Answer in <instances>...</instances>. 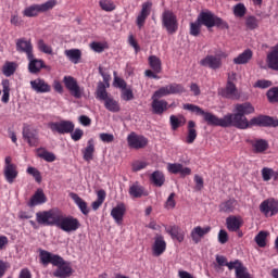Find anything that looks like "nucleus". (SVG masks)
Here are the masks:
<instances>
[{"label": "nucleus", "instance_id": "5fc2aeb1", "mask_svg": "<svg viewBox=\"0 0 278 278\" xmlns=\"http://www.w3.org/2000/svg\"><path fill=\"white\" fill-rule=\"evenodd\" d=\"M233 14L238 18H242L247 14V7L243 3H238L233 7Z\"/></svg>", "mask_w": 278, "mask_h": 278}, {"label": "nucleus", "instance_id": "49530a36", "mask_svg": "<svg viewBox=\"0 0 278 278\" xmlns=\"http://www.w3.org/2000/svg\"><path fill=\"white\" fill-rule=\"evenodd\" d=\"M2 73L5 77H12V75H14V73H16V66H15L14 62H7L2 66Z\"/></svg>", "mask_w": 278, "mask_h": 278}, {"label": "nucleus", "instance_id": "8fccbe9b", "mask_svg": "<svg viewBox=\"0 0 278 278\" xmlns=\"http://www.w3.org/2000/svg\"><path fill=\"white\" fill-rule=\"evenodd\" d=\"M266 238H268V232L260 231L255 236V242H256L257 247H260L261 249H264V247H266Z\"/></svg>", "mask_w": 278, "mask_h": 278}, {"label": "nucleus", "instance_id": "58836bf2", "mask_svg": "<svg viewBox=\"0 0 278 278\" xmlns=\"http://www.w3.org/2000/svg\"><path fill=\"white\" fill-rule=\"evenodd\" d=\"M236 205H238L236 199L226 200L219 204V212L231 214L236 210Z\"/></svg>", "mask_w": 278, "mask_h": 278}, {"label": "nucleus", "instance_id": "864d4df0", "mask_svg": "<svg viewBox=\"0 0 278 278\" xmlns=\"http://www.w3.org/2000/svg\"><path fill=\"white\" fill-rule=\"evenodd\" d=\"M266 97L269 103H278V87L270 88L267 91Z\"/></svg>", "mask_w": 278, "mask_h": 278}, {"label": "nucleus", "instance_id": "20e7f679", "mask_svg": "<svg viewBox=\"0 0 278 278\" xmlns=\"http://www.w3.org/2000/svg\"><path fill=\"white\" fill-rule=\"evenodd\" d=\"M186 92V87L181 84L172 83L164 87H161L156 90L152 96V114H157L162 116V114L168 111V102L166 100H160L162 97H170V94H184Z\"/></svg>", "mask_w": 278, "mask_h": 278}, {"label": "nucleus", "instance_id": "13d9d810", "mask_svg": "<svg viewBox=\"0 0 278 278\" xmlns=\"http://www.w3.org/2000/svg\"><path fill=\"white\" fill-rule=\"evenodd\" d=\"M71 134V138L72 140H74V142H79V140H81V138H84V130L81 128H76L75 130H73Z\"/></svg>", "mask_w": 278, "mask_h": 278}, {"label": "nucleus", "instance_id": "f704fd0d", "mask_svg": "<svg viewBox=\"0 0 278 278\" xmlns=\"http://www.w3.org/2000/svg\"><path fill=\"white\" fill-rule=\"evenodd\" d=\"M47 201V195L42 189H37L34 195L30 198L28 205L29 207H36V205H42Z\"/></svg>", "mask_w": 278, "mask_h": 278}, {"label": "nucleus", "instance_id": "f8f14e48", "mask_svg": "<svg viewBox=\"0 0 278 278\" xmlns=\"http://www.w3.org/2000/svg\"><path fill=\"white\" fill-rule=\"evenodd\" d=\"M260 212L264 214L268 218V216H276L278 213V200H275L274 198H269L267 200H264L260 204Z\"/></svg>", "mask_w": 278, "mask_h": 278}, {"label": "nucleus", "instance_id": "a211bd4d", "mask_svg": "<svg viewBox=\"0 0 278 278\" xmlns=\"http://www.w3.org/2000/svg\"><path fill=\"white\" fill-rule=\"evenodd\" d=\"M166 252V240H164V236L156 235L154 237V243L152 244V255L154 257H160L161 255H164Z\"/></svg>", "mask_w": 278, "mask_h": 278}, {"label": "nucleus", "instance_id": "6ab92c4d", "mask_svg": "<svg viewBox=\"0 0 278 278\" xmlns=\"http://www.w3.org/2000/svg\"><path fill=\"white\" fill-rule=\"evenodd\" d=\"M167 170L172 175H180V177L192 175V169L190 167H184V164L181 163H168Z\"/></svg>", "mask_w": 278, "mask_h": 278}, {"label": "nucleus", "instance_id": "de8ad7c7", "mask_svg": "<svg viewBox=\"0 0 278 278\" xmlns=\"http://www.w3.org/2000/svg\"><path fill=\"white\" fill-rule=\"evenodd\" d=\"M99 5L104 12H114L116 10V4L112 0H100Z\"/></svg>", "mask_w": 278, "mask_h": 278}, {"label": "nucleus", "instance_id": "2f4dec72", "mask_svg": "<svg viewBox=\"0 0 278 278\" xmlns=\"http://www.w3.org/2000/svg\"><path fill=\"white\" fill-rule=\"evenodd\" d=\"M235 270V278H253L251 273H249V269L244 264H242V261L237 260V264L233 267Z\"/></svg>", "mask_w": 278, "mask_h": 278}, {"label": "nucleus", "instance_id": "c756f323", "mask_svg": "<svg viewBox=\"0 0 278 278\" xmlns=\"http://www.w3.org/2000/svg\"><path fill=\"white\" fill-rule=\"evenodd\" d=\"M94 139L91 138L87 141V147L81 150L83 160H85V162H92V160H94Z\"/></svg>", "mask_w": 278, "mask_h": 278}, {"label": "nucleus", "instance_id": "7ed1b4c3", "mask_svg": "<svg viewBox=\"0 0 278 278\" xmlns=\"http://www.w3.org/2000/svg\"><path fill=\"white\" fill-rule=\"evenodd\" d=\"M206 27L212 29V27H217L218 29H229V24L214 14L212 11H202L198 15L195 22H191L189 25V34L194 38L201 36V27Z\"/></svg>", "mask_w": 278, "mask_h": 278}, {"label": "nucleus", "instance_id": "4c0bfd02", "mask_svg": "<svg viewBox=\"0 0 278 278\" xmlns=\"http://www.w3.org/2000/svg\"><path fill=\"white\" fill-rule=\"evenodd\" d=\"M251 60H253V51L251 49H247L233 59V64H249Z\"/></svg>", "mask_w": 278, "mask_h": 278}, {"label": "nucleus", "instance_id": "ea45409f", "mask_svg": "<svg viewBox=\"0 0 278 278\" xmlns=\"http://www.w3.org/2000/svg\"><path fill=\"white\" fill-rule=\"evenodd\" d=\"M64 54L70 62H73V64H79V61L81 60V50L79 49L65 50Z\"/></svg>", "mask_w": 278, "mask_h": 278}, {"label": "nucleus", "instance_id": "f03ea898", "mask_svg": "<svg viewBox=\"0 0 278 278\" xmlns=\"http://www.w3.org/2000/svg\"><path fill=\"white\" fill-rule=\"evenodd\" d=\"M36 220L38 225H43V227H58L66 233L77 231V229L81 227L79 219L71 215H65L60 208L37 212Z\"/></svg>", "mask_w": 278, "mask_h": 278}, {"label": "nucleus", "instance_id": "a878e982", "mask_svg": "<svg viewBox=\"0 0 278 278\" xmlns=\"http://www.w3.org/2000/svg\"><path fill=\"white\" fill-rule=\"evenodd\" d=\"M220 94L222 97H225V99H238L240 97L238 94L236 84H233L231 80H228L226 88L222 89Z\"/></svg>", "mask_w": 278, "mask_h": 278}, {"label": "nucleus", "instance_id": "6e6d98bb", "mask_svg": "<svg viewBox=\"0 0 278 278\" xmlns=\"http://www.w3.org/2000/svg\"><path fill=\"white\" fill-rule=\"evenodd\" d=\"M245 26L248 27V29H257V26H258L257 17L255 16L247 17Z\"/></svg>", "mask_w": 278, "mask_h": 278}, {"label": "nucleus", "instance_id": "0eeeda50", "mask_svg": "<svg viewBox=\"0 0 278 278\" xmlns=\"http://www.w3.org/2000/svg\"><path fill=\"white\" fill-rule=\"evenodd\" d=\"M184 110H188L198 116H203L205 123L211 127H218V116L214 115L213 113L203 111V109H201L199 105L187 103L184 104Z\"/></svg>", "mask_w": 278, "mask_h": 278}, {"label": "nucleus", "instance_id": "680f3d73", "mask_svg": "<svg viewBox=\"0 0 278 278\" xmlns=\"http://www.w3.org/2000/svg\"><path fill=\"white\" fill-rule=\"evenodd\" d=\"M270 86H273V81L266 79H260L254 84V88H261L262 90L270 88Z\"/></svg>", "mask_w": 278, "mask_h": 278}, {"label": "nucleus", "instance_id": "f257e3e1", "mask_svg": "<svg viewBox=\"0 0 278 278\" xmlns=\"http://www.w3.org/2000/svg\"><path fill=\"white\" fill-rule=\"evenodd\" d=\"M255 108L251 102L237 103L235 113H228L218 117V127H236L237 129H249L251 127H278V119L268 115H258L249 121L247 116L254 114Z\"/></svg>", "mask_w": 278, "mask_h": 278}, {"label": "nucleus", "instance_id": "cd10ccee", "mask_svg": "<svg viewBox=\"0 0 278 278\" xmlns=\"http://www.w3.org/2000/svg\"><path fill=\"white\" fill-rule=\"evenodd\" d=\"M23 138L29 144V147H36L38 144V132L29 127L23 128Z\"/></svg>", "mask_w": 278, "mask_h": 278}, {"label": "nucleus", "instance_id": "412c9836", "mask_svg": "<svg viewBox=\"0 0 278 278\" xmlns=\"http://www.w3.org/2000/svg\"><path fill=\"white\" fill-rule=\"evenodd\" d=\"M27 60H28V72L31 75H38V73H40L42 68H47V64H45V61L34 58V54L31 55V58H27Z\"/></svg>", "mask_w": 278, "mask_h": 278}, {"label": "nucleus", "instance_id": "4468645a", "mask_svg": "<svg viewBox=\"0 0 278 278\" xmlns=\"http://www.w3.org/2000/svg\"><path fill=\"white\" fill-rule=\"evenodd\" d=\"M151 10H153V2L152 1H147L143 2L141 5V11L137 16L136 20V25L139 29L144 27V24L147 23V18L151 16Z\"/></svg>", "mask_w": 278, "mask_h": 278}, {"label": "nucleus", "instance_id": "393cba45", "mask_svg": "<svg viewBox=\"0 0 278 278\" xmlns=\"http://www.w3.org/2000/svg\"><path fill=\"white\" fill-rule=\"evenodd\" d=\"M31 89L37 93L51 92V85H48L47 81L42 78H37L30 81Z\"/></svg>", "mask_w": 278, "mask_h": 278}, {"label": "nucleus", "instance_id": "e2e57ef3", "mask_svg": "<svg viewBox=\"0 0 278 278\" xmlns=\"http://www.w3.org/2000/svg\"><path fill=\"white\" fill-rule=\"evenodd\" d=\"M147 166H149V163L144 161H136L135 163H132V170L135 173H138L139 170H144Z\"/></svg>", "mask_w": 278, "mask_h": 278}, {"label": "nucleus", "instance_id": "bb28decb", "mask_svg": "<svg viewBox=\"0 0 278 278\" xmlns=\"http://www.w3.org/2000/svg\"><path fill=\"white\" fill-rule=\"evenodd\" d=\"M71 199L74 201V203L77 205V207L80 210L81 214L84 216H88L90 214V208L88 207V203L79 197V194L72 192L70 193Z\"/></svg>", "mask_w": 278, "mask_h": 278}, {"label": "nucleus", "instance_id": "ddd939ff", "mask_svg": "<svg viewBox=\"0 0 278 278\" xmlns=\"http://www.w3.org/2000/svg\"><path fill=\"white\" fill-rule=\"evenodd\" d=\"M54 266H56V269L52 273L53 277L68 278L73 275V267L71 266V263L64 261L63 257H61L59 264H54Z\"/></svg>", "mask_w": 278, "mask_h": 278}, {"label": "nucleus", "instance_id": "1a4fd4ad", "mask_svg": "<svg viewBox=\"0 0 278 278\" xmlns=\"http://www.w3.org/2000/svg\"><path fill=\"white\" fill-rule=\"evenodd\" d=\"M162 25L170 36H173V34H177V29H179L177 15H175L170 10H165L162 13Z\"/></svg>", "mask_w": 278, "mask_h": 278}, {"label": "nucleus", "instance_id": "603ef678", "mask_svg": "<svg viewBox=\"0 0 278 278\" xmlns=\"http://www.w3.org/2000/svg\"><path fill=\"white\" fill-rule=\"evenodd\" d=\"M26 173L28 175H31V177H34V179H35V181H37V184L42 182V174H40V170H38L36 167H28L26 169Z\"/></svg>", "mask_w": 278, "mask_h": 278}, {"label": "nucleus", "instance_id": "a19ab883", "mask_svg": "<svg viewBox=\"0 0 278 278\" xmlns=\"http://www.w3.org/2000/svg\"><path fill=\"white\" fill-rule=\"evenodd\" d=\"M150 181H152V184L156 186V188H162V186H164V181H166V178L164 177V173L155 170L150 176Z\"/></svg>", "mask_w": 278, "mask_h": 278}, {"label": "nucleus", "instance_id": "473e14b6", "mask_svg": "<svg viewBox=\"0 0 278 278\" xmlns=\"http://www.w3.org/2000/svg\"><path fill=\"white\" fill-rule=\"evenodd\" d=\"M267 66L271 71H278V48L275 46L273 50L267 54Z\"/></svg>", "mask_w": 278, "mask_h": 278}, {"label": "nucleus", "instance_id": "37998d69", "mask_svg": "<svg viewBox=\"0 0 278 278\" xmlns=\"http://www.w3.org/2000/svg\"><path fill=\"white\" fill-rule=\"evenodd\" d=\"M150 68L154 71L155 73H162V60L155 55H151L148 59Z\"/></svg>", "mask_w": 278, "mask_h": 278}, {"label": "nucleus", "instance_id": "3c124183", "mask_svg": "<svg viewBox=\"0 0 278 278\" xmlns=\"http://www.w3.org/2000/svg\"><path fill=\"white\" fill-rule=\"evenodd\" d=\"M262 177L264 181H270L271 177L277 179V172H274L273 168L264 167L262 169Z\"/></svg>", "mask_w": 278, "mask_h": 278}, {"label": "nucleus", "instance_id": "72a5a7b5", "mask_svg": "<svg viewBox=\"0 0 278 278\" xmlns=\"http://www.w3.org/2000/svg\"><path fill=\"white\" fill-rule=\"evenodd\" d=\"M197 123L194 121H189L187 126V137L185 142L187 144L194 143V140H197Z\"/></svg>", "mask_w": 278, "mask_h": 278}, {"label": "nucleus", "instance_id": "4d7b16f0", "mask_svg": "<svg viewBox=\"0 0 278 278\" xmlns=\"http://www.w3.org/2000/svg\"><path fill=\"white\" fill-rule=\"evenodd\" d=\"M175 192L170 193L165 202L166 210H175V206L177 205V202L175 201Z\"/></svg>", "mask_w": 278, "mask_h": 278}, {"label": "nucleus", "instance_id": "774afa93", "mask_svg": "<svg viewBox=\"0 0 278 278\" xmlns=\"http://www.w3.org/2000/svg\"><path fill=\"white\" fill-rule=\"evenodd\" d=\"M99 138L102 142H106V143H110L114 140V135L112 134H108V132H101L99 135Z\"/></svg>", "mask_w": 278, "mask_h": 278}, {"label": "nucleus", "instance_id": "2eb2a0df", "mask_svg": "<svg viewBox=\"0 0 278 278\" xmlns=\"http://www.w3.org/2000/svg\"><path fill=\"white\" fill-rule=\"evenodd\" d=\"M128 147L130 149H144L149 144V139L142 135H137L136 132H130L127 137Z\"/></svg>", "mask_w": 278, "mask_h": 278}, {"label": "nucleus", "instance_id": "e433bc0d", "mask_svg": "<svg viewBox=\"0 0 278 278\" xmlns=\"http://www.w3.org/2000/svg\"><path fill=\"white\" fill-rule=\"evenodd\" d=\"M217 266L215 268L218 270L223 268V266H227L228 270H233L236 265L238 264V260L227 262V258L224 255H216Z\"/></svg>", "mask_w": 278, "mask_h": 278}, {"label": "nucleus", "instance_id": "dca6fc26", "mask_svg": "<svg viewBox=\"0 0 278 278\" xmlns=\"http://www.w3.org/2000/svg\"><path fill=\"white\" fill-rule=\"evenodd\" d=\"M39 260L43 266H49V264H52V266H54V264H59L60 260H62V256L53 254L47 250L40 249Z\"/></svg>", "mask_w": 278, "mask_h": 278}, {"label": "nucleus", "instance_id": "39448f33", "mask_svg": "<svg viewBox=\"0 0 278 278\" xmlns=\"http://www.w3.org/2000/svg\"><path fill=\"white\" fill-rule=\"evenodd\" d=\"M96 99L104 103V108L108 110V112H112L113 114H118V112H121V102H118V100L114 99V97L108 92L105 84L101 81L98 84L96 90Z\"/></svg>", "mask_w": 278, "mask_h": 278}, {"label": "nucleus", "instance_id": "c85d7f7f", "mask_svg": "<svg viewBox=\"0 0 278 278\" xmlns=\"http://www.w3.org/2000/svg\"><path fill=\"white\" fill-rule=\"evenodd\" d=\"M165 231L166 233H168V236H170L172 240H176L177 242H184V230H181L179 226L174 225L165 227Z\"/></svg>", "mask_w": 278, "mask_h": 278}, {"label": "nucleus", "instance_id": "c03bdc74", "mask_svg": "<svg viewBox=\"0 0 278 278\" xmlns=\"http://www.w3.org/2000/svg\"><path fill=\"white\" fill-rule=\"evenodd\" d=\"M10 80H2V103H10Z\"/></svg>", "mask_w": 278, "mask_h": 278}, {"label": "nucleus", "instance_id": "f3484780", "mask_svg": "<svg viewBox=\"0 0 278 278\" xmlns=\"http://www.w3.org/2000/svg\"><path fill=\"white\" fill-rule=\"evenodd\" d=\"M16 51H18V53H25L26 58H31L34 55V45H31V39H17Z\"/></svg>", "mask_w": 278, "mask_h": 278}, {"label": "nucleus", "instance_id": "09e8293b", "mask_svg": "<svg viewBox=\"0 0 278 278\" xmlns=\"http://www.w3.org/2000/svg\"><path fill=\"white\" fill-rule=\"evenodd\" d=\"M37 47L41 53H47L48 55H53V48L47 45L43 39H39L37 42Z\"/></svg>", "mask_w": 278, "mask_h": 278}, {"label": "nucleus", "instance_id": "4be33fe9", "mask_svg": "<svg viewBox=\"0 0 278 278\" xmlns=\"http://www.w3.org/2000/svg\"><path fill=\"white\" fill-rule=\"evenodd\" d=\"M127 213V206L125 203H119L111 211V216L116 223V225H123V218H125V214Z\"/></svg>", "mask_w": 278, "mask_h": 278}, {"label": "nucleus", "instance_id": "5701e85b", "mask_svg": "<svg viewBox=\"0 0 278 278\" xmlns=\"http://www.w3.org/2000/svg\"><path fill=\"white\" fill-rule=\"evenodd\" d=\"M212 231V227H201L197 226L191 230V240L194 242V244H199L201 242L202 238L207 236Z\"/></svg>", "mask_w": 278, "mask_h": 278}, {"label": "nucleus", "instance_id": "7c9ffc66", "mask_svg": "<svg viewBox=\"0 0 278 278\" xmlns=\"http://www.w3.org/2000/svg\"><path fill=\"white\" fill-rule=\"evenodd\" d=\"M250 144L254 151V153H265L268 151V141L266 139H252L250 140Z\"/></svg>", "mask_w": 278, "mask_h": 278}, {"label": "nucleus", "instance_id": "423d86ee", "mask_svg": "<svg viewBox=\"0 0 278 278\" xmlns=\"http://www.w3.org/2000/svg\"><path fill=\"white\" fill-rule=\"evenodd\" d=\"M56 5L58 0H48L42 4H33L23 11V15L27 18H34V16H38V14L42 12H49V10H53Z\"/></svg>", "mask_w": 278, "mask_h": 278}, {"label": "nucleus", "instance_id": "aec40b11", "mask_svg": "<svg viewBox=\"0 0 278 278\" xmlns=\"http://www.w3.org/2000/svg\"><path fill=\"white\" fill-rule=\"evenodd\" d=\"M128 194H130L131 199H142V197H149V191L140 182L136 181L130 185Z\"/></svg>", "mask_w": 278, "mask_h": 278}, {"label": "nucleus", "instance_id": "c9c22d12", "mask_svg": "<svg viewBox=\"0 0 278 278\" xmlns=\"http://www.w3.org/2000/svg\"><path fill=\"white\" fill-rule=\"evenodd\" d=\"M3 175L5 181H8V184H12L13 181H15L16 177H18V167L16 165H10L9 167H4Z\"/></svg>", "mask_w": 278, "mask_h": 278}, {"label": "nucleus", "instance_id": "6e6552de", "mask_svg": "<svg viewBox=\"0 0 278 278\" xmlns=\"http://www.w3.org/2000/svg\"><path fill=\"white\" fill-rule=\"evenodd\" d=\"M225 58H227V53L223 51H219L216 55L207 54L200 61V66L211 68L212 71H218V68H223V60H225Z\"/></svg>", "mask_w": 278, "mask_h": 278}, {"label": "nucleus", "instance_id": "9b49d317", "mask_svg": "<svg viewBox=\"0 0 278 278\" xmlns=\"http://www.w3.org/2000/svg\"><path fill=\"white\" fill-rule=\"evenodd\" d=\"M63 83L65 88L71 92L72 97L75 99H81V94H84V89L79 87L77 84V79L73 76H64Z\"/></svg>", "mask_w": 278, "mask_h": 278}, {"label": "nucleus", "instance_id": "bf43d9fd", "mask_svg": "<svg viewBox=\"0 0 278 278\" xmlns=\"http://www.w3.org/2000/svg\"><path fill=\"white\" fill-rule=\"evenodd\" d=\"M121 98L123 99V101L134 100V90H131V88L123 89Z\"/></svg>", "mask_w": 278, "mask_h": 278}, {"label": "nucleus", "instance_id": "69168bd1", "mask_svg": "<svg viewBox=\"0 0 278 278\" xmlns=\"http://www.w3.org/2000/svg\"><path fill=\"white\" fill-rule=\"evenodd\" d=\"M218 242L220 244H227V242H229V235L227 233L226 230H219L218 232Z\"/></svg>", "mask_w": 278, "mask_h": 278}, {"label": "nucleus", "instance_id": "338daca9", "mask_svg": "<svg viewBox=\"0 0 278 278\" xmlns=\"http://www.w3.org/2000/svg\"><path fill=\"white\" fill-rule=\"evenodd\" d=\"M193 180H194V184H195V190L198 192H200V190H203V184H204L203 177H201L199 175H194Z\"/></svg>", "mask_w": 278, "mask_h": 278}, {"label": "nucleus", "instance_id": "9d476101", "mask_svg": "<svg viewBox=\"0 0 278 278\" xmlns=\"http://www.w3.org/2000/svg\"><path fill=\"white\" fill-rule=\"evenodd\" d=\"M49 129H51L52 134H60L64 136V134H73L75 131V124L72 121H60L52 122L48 124Z\"/></svg>", "mask_w": 278, "mask_h": 278}, {"label": "nucleus", "instance_id": "b1692460", "mask_svg": "<svg viewBox=\"0 0 278 278\" xmlns=\"http://www.w3.org/2000/svg\"><path fill=\"white\" fill-rule=\"evenodd\" d=\"M244 225V222L242 220V217L230 215L226 218V227L228 231H240V228Z\"/></svg>", "mask_w": 278, "mask_h": 278}, {"label": "nucleus", "instance_id": "052dcab7", "mask_svg": "<svg viewBox=\"0 0 278 278\" xmlns=\"http://www.w3.org/2000/svg\"><path fill=\"white\" fill-rule=\"evenodd\" d=\"M169 123L172 125V129L174 131H177V129H179L181 127V119H179L177 116L175 115H170L169 117Z\"/></svg>", "mask_w": 278, "mask_h": 278}, {"label": "nucleus", "instance_id": "79ce46f5", "mask_svg": "<svg viewBox=\"0 0 278 278\" xmlns=\"http://www.w3.org/2000/svg\"><path fill=\"white\" fill-rule=\"evenodd\" d=\"M37 155L41 160H45V162H55L56 160L55 154L53 152L47 151L45 148H38Z\"/></svg>", "mask_w": 278, "mask_h": 278}, {"label": "nucleus", "instance_id": "a18cd8bd", "mask_svg": "<svg viewBox=\"0 0 278 278\" xmlns=\"http://www.w3.org/2000/svg\"><path fill=\"white\" fill-rule=\"evenodd\" d=\"M97 200L92 202L91 207L94 212H97V210H99V207H101V205H103V202L105 201V190H99L97 192Z\"/></svg>", "mask_w": 278, "mask_h": 278}, {"label": "nucleus", "instance_id": "0e129e2a", "mask_svg": "<svg viewBox=\"0 0 278 278\" xmlns=\"http://www.w3.org/2000/svg\"><path fill=\"white\" fill-rule=\"evenodd\" d=\"M90 47L92 51H94L96 53H103L105 51V46L98 41L91 42Z\"/></svg>", "mask_w": 278, "mask_h": 278}]
</instances>
